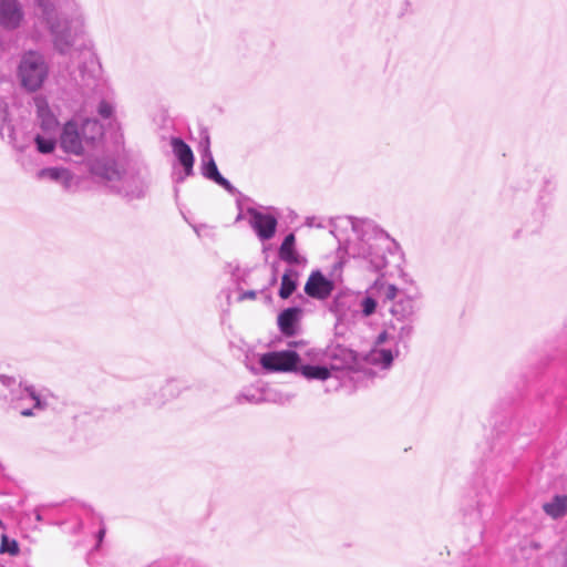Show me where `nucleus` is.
I'll list each match as a JSON object with an SVG mask.
<instances>
[{
	"label": "nucleus",
	"mask_w": 567,
	"mask_h": 567,
	"mask_svg": "<svg viewBox=\"0 0 567 567\" xmlns=\"http://www.w3.org/2000/svg\"><path fill=\"white\" fill-rule=\"evenodd\" d=\"M303 289L310 298L326 300L334 290V282L320 270H313L310 272Z\"/></svg>",
	"instance_id": "obj_11"
},
{
	"label": "nucleus",
	"mask_w": 567,
	"mask_h": 567,
	"mask_svg": "<svg viewBox=\"0 0 567 567\" xmlns=\"http://www.w3.org/2000/svg\"><path fill=\"white\" fill-rule=\"evenodd\" d=\"M113 111H114V109H113L112 104H110V103H109V102H106V101H102V102L100 103V105H99V109H97L99 114H100L102 117H104V118H109V117H111V116H112V114H113Z\"/></svg>",
	"instance_id": "obj_27"
},
{
	"label": "nucleus",
	"mask_w": 567,
	"mask_h": 567,
	"mask_svg": "<svg viewBox=\"0 0 567 567\" xmlns=\"http://www.w3.org/2000/svg\"><path fill=\"white\" fill-rule=\"evenodd\" d=\"M300 372L306 379L309 380L316 379L323 381L331 375V372L328 368L320 365H302Z\"/></svg>",
	"instance_id": "obj_23"
},
{
	"label": "nucleus",
	"mask_w": 567,
	"mask_h": 567,
	"mask_svg": "<svg viewBox=\"0 0 567 567\" xmlns=\"http://www.w3.org/2000/svg\"><path fill=\"white\" fill-rule=\"evenodd\" d=\"M352 296L338 295L330 306V311L336 316L338 322L342 323L354 317L355 311L352 310Z\"/></svg>",
	"instance_id": "obj_15"
},
{
	"label": "nucleus",
	"mask_w": 567,
	"mask_h": 567,
	"mask_svg": "<svg viewBox=\"0 0 567 567\" xmlns=\"http://www.w3.org/2000/svg\"><path fill=\"white\" fill-rule=\"evenodd\" d=\"M413 319L406 321L393 320L389 330L381 332L374 347L365 357V362L379 370H389L393 360L400 355L399 343L408 341L413 333Z\"/></svg>",
	"instance_id": "obj_4"
},
{
	"label": "nucleus",
	"mask_w": 567,
	"mask_h": 567,
	"mask_svg": "<svg viewBox=\"0 0 567 567\" xmlns=\"http://www.w3.org/2000/svg\"><path fill=\"white\" fill-rule=\"evenodd\" d=\"M171 144L175 156L184 167L185 175L189 176L193 173L194 165L193 151L183 140L178 137L172 138Z\"/></svg>",
	"instance_id": "obj_16"
},
{
	"label": "nucleus",
	"mask_w": 567,
	"mask_h": 567,
	"mask_svg": "<svg viewBox=\"0 0 567 567\" xmlns=\"http://www.w3.org/2000/svg\"><path fill=\"white\" fill-rule=\"evenodd\" d=\"M256 298V291L249 290L241 295V299H255Z\"/></svg>",
	"instance_id": "obj_30"
},
{
	"label": "nucleus",
	"mask_w": 567,
	"mask_h": 567,
	"mask_svg": "<svg viewBox=\"0 0 567 567\" xmlns=\"http://www.w3.org/2000/svg\"><path fill=\"white\" fill-rule=\"evenodd\" d=\"M34 105L41 128L47 133L55 131L59 122L55 115L51 112L48 100L42 95H38L34 97Z\"/></svg>",
	"instance_id": "obj_14"
},
{
	"label": "nucleus",
	"mask_w": 567,
	"mask_h": 567,
	"mask_svg": "<svg viewBox=\"0 0 567 567\" xmlns=\"http://www.w3.org/2000/svg\"><path fill=\"white\" fill-rule=\"evenodd\" d=\"M24 10L19 0H0V27L12 31L22 24Z\"/></svg>",
	"instance_id": "obj_10"
},
{
	"label": "nucleus",
	"mask_w": 567,
	"mask_h": 567,
	"mask_svg": "<svg viewBox=\"0 0 567 567\" xmlns=\"http://www.w3.org/2000/svg\"><path fill=\"white\" fill-rule=\"evenodd\" d=\"M302 315V310L297 307L287 308L278 316V326L286 336H292L296 332L297 323Z\"/></svg>",
	"instance_id": "obj_17"
},
{
	"label": "nucleus",
	"mask_w": 567,
	"mask_h": 567,
	"mask_svg": "<svg viewBox=\"0 0 567 567\" xmlns=\"http://www.w3.org/2000/svg\"><path fill=\"white\" fill-rule=\"evenodd\" d=\"M241 219V215L239 214L236 218V220H240Z\"/></svg>",
	"instance_id": "obj_32"
},
{
	"label": "nucleus",
	"mask_w": 567,
	"mask_h": 567,
	"mask_svg": "<svg viewBox=\"0 0 567 567\" xmlns=\"http://www.w3.org/2000/svg\"><path fill=\"white\" fill-rule=\"evenodd\" d=\"M29 398L34 402V408L39 410H43L47 406V403L42 401L40 395L37 393L35 389L33 386H24L20 399Z\"/></svg>",
	"instance_id": "obj_25"
},
{
	"label": "nucleus",
	"mask_w": 567,
	"mask_h": 567,
	"mask_svg": "<svg viewBox=\"0 0 567 567\" xmlns=\"http://www.w3.org/2000/svg\"><path fill=\"white\" fill-rule=\"evenodd\" d=\"M41 181H51L60 184L64 189H71L76 186L79 181L68 168L64 167H47L37 174Z\"/></svg>",
	"instance_id": "obj_12"
},
{
	"label": "nucleus",
	"mask_w": 567,
	"mask_h": 567,
	"mask_svg": "<svg viewBox=\"0 0 567 567\" xmlns=\"http://www.w3.org/2000/svg\"><path fill=\"white\" fill-rule=\"evenodd\" d=\"M37 148L42 154H50L55 148V140L52 137H45L42 135H37L34 138Z\"/></svg>",
	"instance_id": "obj_24"
},
{
	"label": "nucleus",
	"mask_w": 567,
	"mask_h": 567,
	"mask_svg": "<svg viewBox=\"0 0 567 567\" xmlns=\"http://www.w3.org/2000/svg\"><path fill=\"white\" fill-rule=\"evenodd\" d=\"M20 551L18 542L16 539L9 538L7 535L1 536V544H0V553L4 554L8 553L12 556L18 555Z\"/></svg>",
	"instance_id": "obj_26"
},
{
	"label": "nucleus",
	"mask_w": 567,
	"mask_h": 567,
	"mask_svg": "<svg viewBox=\"0 0 567 567\" xmlns=\"http://www.w3.org/2000/svg\"><path fill=\"white\" fill-rule=\"evenodd\" d=\"M390 312L395 321H406L413 319L415 313L414 299L410 296H403L398 292L394 298Z\"/></svg>",
	"instance_id": "obj_13"
},
{
	"label": "nucleus",
	"mask_w": 567,
	"mask_h": 567,
	"mask_svg": "<svg viewBox=\"0 0 567 567\" xmlns=\"http://www.w3.org/2000/svg\"><path fill=\"white\" fill-rule=\"evenodd\" d=\"M398 296V288L382 279H377L372 286L367 289L360 301L361 313L363 317H370L375 312L378 300L383 302L394 300Z\"/></svg>",
	"instance_id": "obj_7"
},
{
	"label": "nucleus",
	"mask_w": 567,
	"mask_h": 567,
	"mask_svg": "<svg viewBox=\"0 0 567 567\" xmlns=\"http://www.w3.org/2000/svg\"><path fill=\"white\" fill-rule=\"evenodd\" d=\"M103 135V127L96 120L86 118L79 123L75 120L69 121L62 128L60 146L69 154L81 155L87 146Z\"/></svg>",
	"instance_id": "obj_5"
},
{
	"label": "nucleus",
	"mask_w": 567,
	"mask_h": 567,
	"mask_svg": "<svg viewBox=\"0 0 567 567\" xmlns=\"http://www.w3.org/2000/svg\"><path fill=\"white\" fill-rule=\"evenodd\" d=\"M246 213L249 217L250 227L260 240H269L275 236L278 221L274 215L251 207L247 208Z\"/></svg>",
	"instance_id": "obj_9"
},
{
	"label": "nucleus",
	"mask_w": 567,
	"mask_h": 567,
	"mask_svg": "<svg viewBox=\"0 0 567 567\" xmlns=\"http://www.w3.org/2000/svg\"><path fill=\"white\" fill-rule=\"evenodd\" d=\"M202 169H203V175L206 178L214 181L216 184H218L219 186L224 187L227 190L231 189V184L225 177H223L220 175V173L218 172L217 165L209 152L207 153V155L204 158Z\"/></svg>",
	"instance_id": "obj_19"
},
{
	"label": "nucleus",
	"mask_w": 567,
	"mask_h": 567,
	"mask_svg": "<svg viewBox=\"0 0 567 567\" xmlns=\"http://www.w3.org/2000/svg\"><path fill=\"white\" fill-rule=\"evenodd\" d=\"M296 237L293 234H289L285 237L280 248H279V257L281 260L291 264V265H303L306 264V258L299 255L295 247Z\"/></svg>",
	"instance_id": "obj_18"
},
{
	"label": "nucleus",
	"mask_w": 567,
	"mask_h": 567,
	"mask_svg": "<svg viewBox=\"0 0 567 567\" xmlns=\"http://www.w3.org/2000/svg\"><path fill=\"white\" fill-rule=\"evenodd\" d=\"M49 28L55 49L68 53L84 31V14L76 0H32Z\"/></svg>",
	"instance_id": "obj_1"
},
{
	"label": "nucleus",
	"mask_w": 567,
	"mask_h": 567,
	"mask_svg": "<svg viewBox=\"0 0 567 567\" xmlns=\"http://www.w3.org/2000/svg\"><path fill=\"white\" fill-rule=\"evenodd\" d=\"M87 166L96 179L127 198H140L146 192L147 182L144 174L133 168L121 171L111 157L91 158Z\"/></svg>",
	"instance_id": "obj_3"
},
{
	"label": "nucleus",
	"mask_w": 567,
	"mask_h": 567,
	"mask_svg": "<svg viewBox=\"0 0 567 567\" xmlns=\"http://www.w3.org/2000/svg\"><path fill=\"white\" fill-rule=\"evenodd\" d=\"M353 238L346 244L349 257L360 260L361 266L371 270H382L386 261L390 238L370 223H352Z\"/></svg>",
	"instance_id": "obj_2"
},
{
	"label": "nucleus",
	"mask_w": 567,
	"mask_h": 567,
	"mask_svg": "<svg viewBox=\"0 0 567 567\" xmlns=\"http://www.w3.org/2000/svg\"><path fill=\"white\" fill-rule=\"evenodd\" d=\"M0 382L6 388H11L17 383L16 379L13 377H9L6 374H0Z\"/></svg>",
	"instance_id": "obj_28"
},
{
	"label": "nucleus",
	"mask_w": 567,
	"mask_h": 567,
	"mask_svg": "<svg viewBox=\"0 0 567 567\" xmlns=\"http://www.w3.org/2000/svg\"><path fill=\"white\" fill-rule=\"evenodd\" d=\"M21 415H23V416H32L33 415V411H32V409L21 410Z\"/></svg>",
	"instance_id": "obj_31"
},
{
	"label": "nucleus",
	"mask_w": 567,
	"mask_h": 567,
	"mask_svg": "<svg viewBox=\"0 0 567 567\" xmlns=\"http://www.w3.org/2000/svg\"><path fill=\"white\" fill-rule=\"evenodd\" d=\"M543 511L554 519L567 515V494L556 495L549 502L544 503Z\"/></svg>",
	"instance_id": "obj_21"
},
{
	"label": "nucleus",
	"mask_w": 567,
	"mask_h": 567,
	"mask_svg": "<svg viewBox=\"0 0 567 567\" xmlns=\"http://www.w3.org/2000/svg\"><path fill=\"white\" fill-rule=\"evenodd\" d=\"M291 398L292 396L289 394L279 395L277 398L275 395H271L270 391L265 392V393H258L257 391H255V392L247 391V392L240 393L237 396V401L239 403H241L243 401H246V402H250V403H255V404L264 402V401H274V402L284 404L286 402H289L291 400Z\"/></svg>",
	"instance_id": "obj_20"
},
{
	"label": "nucleus",
	"mask_w": 567,
	"mask_h": 567,
	"mask_svg": "<svg viewBox=\"0 0 567 567\" xmlns=\"http://www.w3.org/2000/svg\"><path fill=\"white\" fill-rule=\"evenodd\" d=\"M297 272L289 269L281 277L279 296L282 299L289 298L297 287Z\"/></svg>",
	"instance_id": "obj_22"
},
{
	"label": "nucleus",
	"mask_w": 567,
	"mask_h": 567,
	"mask_svg": "<svg viewBox=\"0 0 567 567\" xmlns=\"http://www.w3.org/2000/svg\"><path fill=\"white\" fill-rule=\"evenodd\" d=\"M299 355L291 350L271 351L260 357L261 367L269 372H287L297 368Z\"/></svg>",
	"instance_id": "obj_8"
},
{
	"label": "nucleus",
	"mask_w": 567,
	"mask_h": 567,
	"mask_svg": "<svg viewBox=\"0 0 567 567\" xmlns=\"http://www.w3.org/2000/svg\"><path fill=\"white\" fill-rule=\"evenodd\" d=\"M105 533H106L105 527H104V526H102V527L99 529L97 535H96V538H97V546H100V544L102 543V540H103V538H104V536H105Z\"/></svg>",
	"instance_id": "obj_29"
},
{
	"label": "nucleus",
	"mask_w": 567,
	"mask_h": 567,
	"mask_svg": "<svg viewBox=\"0 0 567 567\" xmlns=\"http://www.w3.org/2000/svg\"><path fill=\"white\" fill-rule=\"evenodd\" d=\"M48 75V66L43 56L30 51L25 53L19 65L21 84L29 91H35L43 84Z\"/></svg>",
	"instance_id": "obj_6"
}]
</instances>
